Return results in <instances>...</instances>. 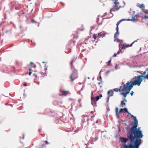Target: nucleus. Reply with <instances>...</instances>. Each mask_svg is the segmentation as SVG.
I'll return each instance as SVG.
<instances>
[{
    "instance_id": "f257e3e1",
    "label": "nucleus",
    "mask_w": 148,
    "mask_h": 148,
    "mask_svg": "<svg viewBox=\"0 0 148 148\" xmlns=\"http://www.w3.org/2000/svg\"><path fill=\"white\" fill-rule=\"evenodd\" d=\"M136 126L131 127L127 134V138L121 137L120 140L123 143V148H139L141 143V138L143 135L141 131L134 129Z\"/></svg>"
},
{
    "instance_id": "f03ea898",
    "label": "nucleus",
    "mask_w": 148,
    "mask_h": 148,
    "mask_svg": "<svg viewBox=\"0 0 148 148\" xmlns=\"http://www.w3.org/2000/svg\"><path fill=\"white\" fill-rule=\"evenodd\" d=\"M142 77L144 79L148 80V69L145 70L141 75H139L137 77H134L132 80L128 81L126 84L127 86L125 87L130 90L134 85H140L141 82L143 80Z\"/></svg>"
},
{
    "instance_id": "7ed1b4c3",
    "label": "nucleus",
    "mask_w": 148,
    "mask_h": 148,
    "mask_svg": "<svg viewBox=\"0 0 148 148\" xmlns=\"http://www.w3.org/2000/svg\"><path fill=\"white\" fill-rule=\"evenodd\" d=\"M113 2L112 8L111 9L110 12H114L118 10L121 7L118 0H111Z\"/></svg>"
},
{
    "instance_id": "20e7f679",
    "label": "nucleus",
    "mask_w": 148,
    "mask_h": 148,
    "mask_svg": "<svg viewBox=\"0 0 148 148\" xmlns=\"http://www.w3.org/2000/svg\"><path fill=\"white\" fill-rule=\"evenodd\" d=\"M136 40H135L130 45H126L125 44H124L123 45H122V44H119V51L117 53H115L114 55L113 56V57H114L116 56V55L117 54H119L120 53H122L121 51V49H120V48L121 47H122V49H125L127 47H131L132 46L133 44L135 42H136Z\"/></svg>"
},
{
    "instance_id": "39448f33",
    "label": "nucleus",
    "mask_w": 148,
    "mask_h": 148,
    "mask_svg": "<svg viewBox=\"0 0 148 148\" xmlns=\"http://www.w3.org/2000/svg\"><path fill=\"white\" fill-rule=\"evenodd\" d=\"M28 67L29 71V74L30 76L33 72L35 71V69L36 66L33 62H31L29 65Z\"/></svg>"
},
{
    "instance_id": "423d86ee",
    "label": "nucleus",
    "mask_w": 148,
    "mask_h": 148,
    "mask_svg": "<svg viewBox=\"0 0 148 148\" xmlns=\"http://www.w3.org/2000/svg\"><path fill=\"white\" fill-rule=\"evenodd\" d=\"M130 116L131 117H133L134 118V122H133V126L132 127H133L134 126H136V127L134 129L135 130H139V131H141L140 130V128L138 127L137 128V127L138 126V120L136 119V118L132 114H130Z\"/></svg>"
},
{
    "instance_id": "0eeeda50",
    "label": "nucleus",
    "mask_w": 148,
    "mask_h": 148,
    "mask_svg": "<svg viewBox=\"0 0 148 148\" xmlns=\"http://www.w3.org/2000/svg\"><path fill=\"white\" fill-rule=\"evenodd\" d=\"M77 77V73L75 71H74L70 76V81L73 82L75 79Z\"/></svg>"
},
{
    "instance_id": "6e6552de",
    "label": "nucleus",
    "mask_w": 148,
    "mask_h": 148,
    "mask_svg": "<svg viewBox=\"0 0 148 148\" xmlns=\"http://www.w3.org/2000/svg\"><path fill=\"white\" fill-rule=\"evenodd\" d=\"M124 20H121L117 22V23H116V25H117V27L116 28V30L117 31L116 33H115V34H114V38H116L117 36L119 34V32L118 31L119 30V28H118V26L119 24L122 22V21Z\"/></svg>"
},
{
    "instance_id": "1a4fd4ad",
    "label": "nucleus",
    "mask_w": 148,
    "mask_h": 148,
    "mask_svg": "<svg viewBox=\"0 0 148 148\" xmlns=\"http://www.w3.org/2000/svg\"><path fill=\"white\" fill-rule=\"evenodd\" d=\"M127 86L126 84H124L123 85V88L122 89H121V88H115L113 90V91H115L116 92H118L119 91L121 92V91H123L124 90H127V89H128L127 88H126L125 87Z\"/></svg>"
},
{
    "instance_id": "9d476101",
    "label": "nucleus",
    "mask_w": 148,
    "mask_h": 148,
    "mask_svg": "<svg viewBox=\"0 0 148 148\" xmlns=\"http://www.w3.org/2000/svg\"><path fill=\"white\" fill-rule=\"evenodd\" d=\"M123 109L121 108L120 109L119 111V109L118 108H116L115 111L116 112V115L117 117L119 116V114L121 112H123V113H125V112L123 111Z\"/></svg>"
},
{
    "instance_id": "9b49d317",
    "label": "nucleus",
    "mask_w": 148,
    "mask_h": 148,
    "mask_svg": "<svg viewBox=\"0 0 148 148\" xmlns=\"http://www.w3.org/2000/svg\"><path fill=\"white\" fill-rule=\"evenodd\" d=\"M99 98L100 97L99 96H97L95 98L93 97H92L91 99L92 101V102H94L95 103H96V102L99 99Z\"/></svg>"
},
{
    "instance_id": "f8f14e48",
    "label": "nucleus",
    "mask_w": 148,
    "mask_h": 148,
    "mask_svg": "<svg viewBox=\"0 0 148 148\" xmlns=\"http://www.w3.org/2000/svg\"><path fill=\"white\" fill-rule=\"evenodd\" d=\"M44 74V73H38L37 74L34 73V75L36 78H39V77H40L41 76Z\"/></svg>"
},
{
    "instance_id": "ddd939ff",
    "label": "nucleus",
    "mask_w": 148,
    "mask_h": 148,
    "mask_svg": "<svg viewBox=\"0 0 148 148\" xmlns=\"http://www.w3.org/2000/svg\"><path fill=\"white\" fill-rule=\"evenodd\" d=\"M124 90L126 91V93L121 92V94L123 95L125 97H126L127 95L129 93V92L130 90H129V89H128L127 90Z\"/></svg>"
},
{
    "instance_id": "4468645a",
    "label": "nucleus",
    "mask_w": 148,
    "mask_h": 148,
    "mask_svg": "<svg viewBox=\"0 0 148 148\" xmlns=\"http://www.w3.org/2000/svg\"><path fill=\"white\" fill-rule=\"evenodd\" d=\"M60 91L62 93V95L60 94V96H66L68 94L69 92L68 91H65L64 90H60Z\"/></svg>"
},
{
    "instance_id": "2eb2a0df",
    "label": "nucleus",
    "mask_w": 148,
    "mask_h": 148,
    "mask_svg": "<svg viewBox=\"0 0 148 148\" xmlns=\"http://www.w3.org/2000/svg\"><path fill=\"white\" fill-rule=\"evenodd\" d=\"M108 94L109 97L112 96L114 94V91L113 90H110L108 91Z\"/></svg>"
},
{
    "instance_id": "dca6fc26",
    "label": "nucleus",
    "mask_w": 148,
    "mask_h": 148,
    "mask_svg": "<svg viewBox=\"0 0 148 148\" xmlns=\"http://www.w3.org/2000/svg\"><path fill=\"white\" fill-rule=\"evenodd\" d=\"M137 6L138 7L141 9L142 10H144L145 9V5L143 4H138L137 5Z\"/></svg>"
},
{
    "instance_id": "f3484780",
    "label": "nucleus",
    "mask_w": 148,
    "mask_h": 148,
    "mask_svg": "<svg viewBox=\"0 0 148 148\" xmlns=\"http://www.w3.org/2000/svg\"><path fill=\"white\" fill-rule=\"evenodd\" d=\"M137 15H135L134 17H132V19H128L127 21H135L136 20V19L137 18Z\"/></svg>"
},
{
    "instance_id": "a211bd4d",
    "label": "nucleus",
    "mask_w": 148,
    "mask_h": 148,
    "mask_svg": "<svg viewBox=\"0 0 148 148\" xmlns=\"http://www.w3.org/2000/svg\"><path fill=\"white\" fill-rule=\"evenodd\" d=\"M123 110H124L125 111H124L125 112H127L129 114L130 113L127 110V108H124L123 109Z\"/></svg>"
},
{
    "instance_id": "6ab92c4d",
    "label": "nucleus",
    "mask_w": 148,
    "mask_h": 148,
    "mask_svg": "<svg viewBox=\"0 0 148 148\" xmlns=\"http://www.w3.org/2000/svg\"><path fill=\"white\" fill-rule=\"evenodd\" d=\"M81 100H78V102L79 103V108H81L82 107V105H81Z\"/></svg>"
},
{
    "instance_id": "aec40b11",
    "label": "nucleus",
    "mask_w": 148,
    "mask_h": 148,
    "mask_svg": "<svg viewBox=\"0 0 148 148\" xmlns=\"http://www.w3.org/2000/svg\"><path fill=\"white\" fill-rule=\"evenodd\" d=\"M121 104L123 106H125V103L124 102L123 100L121 101Z\"/></svg>"
},
{
    "instance_id": "412c9836",
    "label": "nucleus",
    "mask_w": 148,
    "mask_h": 148,
    "mask_svg": "<svg viewBox=\"0 0 148 148\" xmlns=\"http://www.w3.org/2000/svg\"><path fill=\"white\" fill-rule=\"evenodd\" d=\"M108 34V33H102V37L103 38V37H105V35Z\"/></svg>"
},
{
    "instance_id": "4be33fe9",
    "label": "nucleus",
    "mask_w": 148,
    "mask_h": 148,
    "mask_svg": "<svg viewBox=\"0 0 148 148\" xmlns=\"http://www.w3.org/2000/svg\"><path fill=\"white\" fill-rule=\"evenodd\" d=\"M97 38L96 35L95 34H94L93 36V38L94 39V40H95L96 38Z\"/></svg>"
},
{
    "instance_id": "5701e85b",
    "label": "nucleus",
    "mask_w": 148,
    "mask_h": 148,
    "mask_svg": "<svg viewBox=\"0 0 148 148\" xmlns=\"http://www.w3.org/2000/svg\"><path fill=\"white\" fill-rule=\"evenodd\" d=\"M46 148V146H45V145L43 144V145H42L41 147H40L39 148Z\"/></svg>"
},
{
    "instance_id": "b1692460",
    "label": "nucleus",
    "mask_w": 148,
    "mask_h": 148,
    "mask_svg": "<svg viewBox=\"0 0 148 148\" xmlns=\"http://www.w3.org/2000/svg\"><path fill=\"white\" fill-rule=\"evenodd\" d=\"M143 12L146 14H148V10H146L143 11Z\"/></svg>"
},
{
    "instance_id": "393cba45",
    "label": "nucleus",
    "mask_w": 148,
    "mask_h": 148,
    "mask_svg": "<svg viewBox=\"0 0 148 148\" xmlns=\"http://www.w3.org/2000/svg\"><path fill=\"white\" fill-rule=\"evenodd\" d=\"M144 18L145 19H148V16L146 15L145 16Z\"/></svg>"
},
{
    "instance_id": "a878e982",
    "label": "nucleus",
    "mask_w": 148,
    "mask_h": 148,
    "mask_svg": "<svg viewBox=\"0 0 148 148\" xmlns=\"http://www.w3.org/2000/svg\"><path fill=\"white\" fill-rule=\"evenodd\" d=\"M44 142L45 144H49V143L47 141H45Z\"/></svg>"
},
{
    "instance_id": "bb28decb",
    "label": "nucleus",
    "mask_w": 148,
    "mask_h": 148,
    "mask_svg": "<svg viewBox=\"0 0 148 148\" xmlns=\"http://www.w3.org/2000/svg\"><path fill=\"white\" fill-rule=\"evenodd\" d=\"M134 93V92L133 91H132L131 92V93L130 94L132 96L133 95Z\"/></svg>"
},
{
    "instance_id": "cd10ccee",
    "label": "nucleus",
    "mask_w": 148,
    "mask_h": 148,
    "mask_svg": "<svg viewBox=\"0 0 148 148\" xmlns=\"http://www.w3.org/2000/svg\"><path fill=\"white\" fill-rule=\"evenodd\" d=\"M41 131H42V130L41 129H39V130H38V131L40 133L41 132Z\"/></svg>"
},
{
    "instance_id": "c85d7f7f",
    "label": "nucleus",
    "mask_w": 148,
    "mask_h": 148,
    "mask_svg": "<svg viewBox=\"0 0 148 148\" xmlns=\"http://www.w3.org/2000/svg\"><path fill=\"white\" fill-rule=\"evenodd\" d=\"M99 17H98L97 18V23L98 24V21H99Z\"/></svg>"
},
{
    "instance_id": "c756f323",
    "label": "nucleus",
    "mask_w": 148,
    "mask_h": 148,
    "mask_svg": "<svg viewBox=\"0 0 148 148\" xmlns=\"http://www.w3.org/2000/svg\"><path fill=\"white\" fill-rule=\"evenodd\" d=\"M111 59H110V60L108 62V64H110L111 62Z\"/></svg>"
},
{
    "instance_id": "7c9ffc66",
    "label": "nucleus",
    "mask_w": 148,
    "mask_h": 148,
    "mask_svg": "<svg viewBox=\"0 0 148 148\" xmlns=\"http://www.w3.org/2000/svg\"><path fill=\"white\" fill-rule=\"evenodd\" d=\"M23 85L24 86H27V84L26 83H24L23 84Z\"/></svg>"
},
{
    "instance_id": "2f4dec72",
    "label": "nucleus",
    "mask_w": 148,
    "mask_h": 148,
    "mask_svg": "<svg viewBox=\"0 0 148 148\" xmlns=\"http://www.w3.org/2000/svg\"><path fill=\"white\" fill-rule=\"evenodd\" d=\"M75 37L77 39V36H76V37H75V36H74L73 37V38H74Z\"/></svg>"
},
{
    "instance_id": "473e14b6",
    "label": "nucleus",
    "mask_w": 148,
    "mask_h": 148,
    "mask_svg": "<svg viewBox=\"0 0 148 148\" xmlns=\"http://www.w3.org/2000/svg\"><path fill=\"white\" fill-rule=\"evenodd\" d=\"M117 65H116V66H115V68H116V69H117Z\"/></svg>"
},
{
    "instance_id": "72a5a7b5",
    "label": "nucleus",
    "mask_w": 148,
    "mask_h": 148,
    "mask_svg": "<svg viewBox=\"0 0 148 148\" xmlns=\"http://www.w3.org/2000/svg\"><path fill=\"white\" fill-rule=\"evenodd\" d=\"M100 78L101 79H102V77L101 75L100 76Z\"/></svg>"
},
{
    "instance_id": "f704fd0d",
    "label": "nucleus",
    "mask_w": 148,
    "mask_h": 148,
    "mask_svg": "<svg viewBox=\"0 0 148 148\" xmlns=\"http://www.w3.org/2000/svg\"><path fill=\"white\" fill-rule=\"evenodd\" d=\"M98 121L97 120V121H96V123H98Z\"/></svg>"
},
{
    "instance_id": "c9c22d12",
    "label": "nucleus",
    "mask_w": 148,
    "mask_h": 148,
    "mask_svg": "<svg viewBox=\"0 0 148 148\" xmlns=\"http://www.w3.org/2000/svg\"><path fill=\"white\" fill-rule=\"evenodd\" d=\"M100 97H102V94H101V95H100Z\"/></svg>"
},
{
    "instance_id": "e433bc0d",
    "label": "nucleus",
    "mask_w": 148,
    "mask_h": 148,
    "mask_svg": "<svg viewBox=\"0 0 148 148\" xmlns=\"http://www.w3.org/2000/svg\"><path fill=\"white\" fill-rule=\"evenodd\" d=\"M75 42V41H73V45H74V43Z\"/></svg>"
},
{
    "instance_id": "4c0bfd02",
    "label": "nucleus",
    "mask_w": 148,
    "mask_h": 148,
    "mask_svg": "<svg viewBox=\"0 0 148 148\" xmlns=\"http://www.w3.org/2000/svg\"><path fill=\"white\" fill-rule=\"evenodd\" d=\"M88 79H90V78L89 77H88Z\"/></svg>"
},
{
    "instance_id": "58836bf2",
    "label": "nucleus",
    "mask_w": 148,
    "mask_h": 148,
    "mask_svg": "<svg viewBox=\"0 0 148 148\" xmlns=\"http://www.w3.org/2000/svg\"><path fill=\"white\" fill-rule=\"evenodd\" d=\"M117 41H118V42H119V41L120 42V40H117Z\"/></svg>"
},
{
    "instance_id": "ea45409f",
    "label": "nucleus",
    "mask_w": 148,
    "mask_h": 148,
    "mask_svg": "<svg viewBox=\"0 0 148 148\" xmlns=\"http://www.w3.org/2000/svg\"><path fill=\"white\" fill-rule=\"evenodd\" d=\"M101 33H100L99 34V35H100V34H101Z\"/></svg>"
},
{
    "instance_id": "a19ab883",
    "label": "nucleus",
    "mask_w": 148,
    "mask_h": 148,
    "mask_svg": "<svg viewBox=\"0 0 148 148\" xmlns=\"http://www.w3.org/2000/svg\"><path fill=\"white\" fill-rule=\"evenodd\" d=\"M124 100H125V102H126V100L125 99H124Z\"/></svg>"
},
{
    "instance_id": "79ce46f5",
    "label": "nucleus",
    "mask_w": 148,
    "mask_h": 148,
    "mask_svg": "<svg viewBox=\"0 0 148 148\" xmlns=\"http://www.w3.org/2000/svg\"><path fill=\"white\" fill-rule=\"evenodd\" d=\"M108 72H108V71H107V73H107H107H108Z\"/></svg>"
},
{
    "instance_id": "37998d69",
    "label": "nucleus",
    "mask_w": 148,
    "mask_h": 148,
    "mask_svg": "<svg viewBox=\"0 0 148 148\" xmlns=\"http://www.w3.org/2000/svg\"><path fill=\"white\" fill-rule=\"evenodd\" d=\"M41 135H43V134H41Z\"/></svg>"
},
{
    "instance_id": "c03bdc74",
    "label": "nucleus",
    "mask_w": 148,
    "mask_h": 148,
    "mask_svg": "<svg viewBox=\"0 0 148 148\" xmlns=\"http://www.w3.org/2000/svg\"><path fill=\"white\" fill-rule=\"evenodd\" d=\"M101 72V71H100V73Z\"/></svg>"
}]
</instances>
